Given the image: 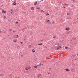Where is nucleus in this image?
Returning <instances> with one entry per match:
<instances>
[{"mask_svg": "<svg viewBox=\"0 0 78 78\" xmlns=\"http://www.w3.org/2000/svg\"><path fill=\"white\" fill-rule=\"evenodd\" d=\"M55 47H57V50H58V49H59L60 48H61V46H59V44H55Z\"/></svg>", "mask_w": 78, "mask_h": 78, "instance_id": "nucleus-1", "label": "nucleus"}, {"mask_svg": "<svg viewBox=\"0 0 78 78\" xmlns=\"http://www.w3.org/2000/svg\"><path fill=\"white\" fill-rule=\"evenodd\" d=\"M42 77V75L41 74H39L37 77L38 78H41Z\"/></svg>", "mask_w": 78, "mask_h": 78, "instance_id": "nucleus-2", "label": "nucleus"}, {"mask_svg": "<svg viewBox=\"0 0 78 78\" xmlns=\"http://www.w3.org/2000/svg\"><path fill=\"white\" fill-rule=\"evenodd\" d=\"M69 30V27H67L66 28V31H68Z\"/></svg>", "mask_w": 78, "mask_h": 78, "instance_id": "nucleus-3", "label": "nucleus"}, {"mask_svg": "<svg viewBox=\"0 0 78 78\" xmlns=\"http://www.w3.org/2000/svg\"><path fill=\"white\" fill-rule=\"evenodd\" d=\"M2 13H4V14H5L6 13V11H3V10L2 11Z\"/></svg>", "mask_w": 78, "mask_h": 78, "instance_id": "nucleus-4", "label": "nucleus"}, {"mask_svg": "<svg viewBox=\"0 0 78 78\" xmlns=\"http://www.w3.org/2000/svg\"><path fill=\"white\" fill-rule=\"evenodd\" d=\"M38 45H42L43 44L42 43H41L40 44H38Z\"/></svg>", "mask_w": 78, "mask_h": 78, "instance_id": "nucleus-5", "label": "nucleus"}, {"mask_svg": "<svg viewBox=\"0 0 78 78\" xmlns=\"http://www.w3.org/2000/svg\"><path fill=\"white\" fill-rule=\"evenodd\" d=\"M65 49L66 50V49H67V48H69L68 47H67L66 46L65 47Z\"/></svg>", "mask_w": 78, "mask_h": 78, "instance_id": "nucleus-6", "label": "nucleus"}, {"mask_svg": "<svg viewBox=\"0 0 78 78\" xmlns=\"http://www.w3.org/2000/svg\"><path fill=\"white\" fill-rule=\"evenodd\" d=\"M40 12H41V13H42V12H44V11L42 10Z\"/></svg>", "mask_w": 78, "mask_h": 78, "instance_id": "nucleus-7", "label": "nucleus"}, {"mask_svg": "<svg viewBox=\"0 0 78 78\" xmlns=\"http://www.w3.org/2000/svg\"><path fill=\"white\" fill-rule=\"evenodd\" d=\"M25 70L28 71V69H27V68L25 69Z\"/></svg>", "mask_w": 78, "mask_h": 78, "instance_id": "nucleus-8", "label": "nucleus"}, {"mask_svg": "<svg viewBox=\"0 0 78 78\" xmlns=\"http://www.w3.org/2000/svg\"><path fill=\"white\" fill-rule=\"evenodd\" d=\"M31 10H34V8L31 7Z\"/></svg>", "mask_w": 78, "mask_h": 78, "instance_id": "nucleus-9", "label": "nucleus"}, {"mask_svg": "<svg viewBox=\"0 0 78 78\" xmlns=\"http://www.w3.org/2000/svg\"><path fill=\"white\" fill-rule=\"evenodd\" d=\"M16 41H17V40H14L13 41V42H16Z\"/></svg>", "mask_w": 78, "mask_h": 78, "instance_id": "nucleus-10", "label": "nucleus"}, {"mask_svg": "<svg viewBox=\"0 0 78 78\" xmlns=\"http://www.w3.org/2000/svg\"><path fill=\"white\" fill-rule=\"evenodd\" d=\"M31 45H29L28 46L29 48H31Z\"/></svg>", "mask_w": 78, "mask_h": 78, "instance_id": "nucleus-11", "label": "nucleus"}, {"mask_svg": "<svg viewBox=\"0 0 78 78\" xmlns=\"http://www.w3.org/2000/svg\"><path fill=\"white\" fill-rule=\"evenodd\" d=\"M13 5H16V3H13Z\"/></svg>", "mask_w": 78, "mask_h": 78, "instance_id": "nucleus-12", "label": "nucleus"}, {"mask_svg": "<svg viewBox=\"0 0 78 78\" xmlns=\"http://www.w3.org/2000/svg\"><path fill=\"white\" fill-rule=\"evenodd\" d=\"M64 5H66V6H68V5H69V4H66V3L64 4Z\"/></svg>", "mask_w": 78, "mask_h": 78, "instance_id": "nucleus-13", "label": "nucleus"}, {"mask_svg": "<svg viewBox=\"0 0 78 78\" xmlns=\"http://www.w3.org/2000/svg\"><path fill=\"white\" fill-rule=\"evenodd\" d=\"M53 38L54 39H55V38H56V36H54V37H53Z\"/></svg>", "mask_w": 78, "mask_h": 78, "instance_id": "nucleus-14", "label": "nucleus"}, {"mask_svg": "<svg viewBox=\"0 0 78 78\" xmlns=\"http://www.w3.org/2000/svg\"><path fill=\"white\" fill-rule=\"evenodd\" d=\"M37 66H34V68H37Z\"/></svg>", "mask_w": 78, "mask_h": 78, "instance_id": "nucleus-15", "label": "nucleus"}, {"mask_svg": "<svg viewBox=\"0 0 78 78\" xmlns=\"http://www.w3.org/2000/svg\"><path fill=\"white\" fill-rule=\"evenodd\" d=\"M32 51V52H35V51H33V50Z\"/></svg>", "mask_w": 78, "mask_h": 78, "instance_id": "nucleus-16", "label": "nucleus"}, {"mask_svg": "<svg viewBox=\"0 0 78 78\" xmlns=\"http://www.w3.org/2000/svg\"><path fill=\"white\" fill-rule=\"evenodd\" d=\"M12 29H9V31H12Z\"/></svg>", "mask_w": 78, "mask_h": 78, "instance_id": "nucleus-17", "label": "nucleus"}, {"mask_svg": "<svg viewBox=\"0 0 78 78\" xmlns=\"http://www.w3.org/2000/svg\"><path fill=\"white\" fill-rule=\"evenodd\" d=\"M4 19H6V16H4Z\"/></svg>", "mask_w": 78, "mask_h": 78, "instance_id": "nucleus-18", "label": "nucleus"}, {"mask_svg": "<svg viewBox=\"0 0 78 78\" xmlns=\"http://www.w3.org/2000/svg\"><path fill=\"white\" fill-rule=\"evenodd\" d=\"M16 23V24L18 23V22H16V23Z\"/></svg>", "mask_w": 78, "mask_h": 78, "instance_id": "nucleus-19", "label": "nucleus"}, {"mask_svg": "<svg viewBox=\"0 0 78 78\" xmlns=\"http://www.w3.org/2000/svg\"><path fill=\"white\" fill-rule=\"evenodd\" d=\"M17 48H20V46H18Z\"/></svg>", "mask_w": 78, "mask_h": 78, "instance_id": "nucleus-20", "label": "nucleus"}, {"mask_svg": "<svg viewBox=\"0 0 78 78\" xmlns=\"http://www.w3.org/2000/svg\"><path fill=\"white\" fill-rule=\"evenodd\" d=\"M66 71H67V72L69 71V69H66Z\"/></svg>", "mask_w": 78, "mask_h": 78, "instance_id": "nucleus-21", "label": "nucleus"}, {"mask_svg": "<svg viewBox=\"0 0 78 78\" xmlns=\"http://www.w3.org/2000/svg\"><path fill=\"white\" fill-rule=\"evenodd\" d=\"M36 9H40V8H36Z\"/></svg>", "mask_w": 78, "mask_h": 78, "instance_id": "nucleus-22", "label": "nucleus"}, {"mask_svg": "<svg viewBox=\"0 0 78 78\" xmlns=\"http://www.w3.org/2000/svg\"><path fill=\"white\" fill-rule=\"evenodd\" d=\"M75 56H76V55H74V56L73 57V58H74V57H75Z\"/></svg>", "mask_w": 78, "mask_h": 78, "instance_id": "nucleus-23", "label": "nucleus"}, {"mask_svg": "<svg viewBox=\"0 0 78 78\" xmlns=\"http://www.w3.org/2000/svg\"><path fill=\"white\" fill-rule=\"evenodd\" d=\"M34 4V5H37L36 3H35Z\"/></svg>", "mask_w": 78, "mask_h": 78, "instance_id": "nucleus-24", "label": "nucleus"}, {"mask_svg": "<svg viewBox=\"0 0 78 78\" xmlns=\"http://www.w3.org/2000/svg\"><path fill=\"white\" fill-rule=\"evenodd\" d=\"M50 22V21L49 20H48L47 22Z\"/></svg>", "mask_w": 78, "mask_h": 78, "instance_id": "nucleus-25", "label": "nucleus"}, {"mask_svg": "<svg viewBox=\"0 0 78 78\" xmlns=\"http://www.w3.org/2000/svg\"><path fill=\"white\" fill-rule=\"evenodd\" d=\"M67 15L69 16V15H70V14L69 13H67Z\"/></svg>", "mask_w": 78, "mask_h": 78, "instance_id": "nucleus-26", "label": "nucleus"}, {"mask_svg": "<svg viewBox=\"0 0 78 78\" xmlns=\"http://www.w3.org/2000/svg\"><path fill=\"white\" fill-rule=\"evenodd\" d=\"M47 15V16H49V14L48 13Z\"/></svg>", "mask_w": 78, "mask_h": 78, "instance_id": "nucleus-27", "label": "nucleus"}, {"mask_svg": "<svg viewBox=\"0 0 78 78\" xmlns=\"http://www.w3.org/2000/svg\"><path fill=\"white\" fill-rule=\"evenodd\" d=\"M39 65L40 66H41V63H40V64H39V65H38V66H39Z\"/></svg>", "mask_w": 78, "mask_h": 78, "instance_id": "nucleus-28", "label": "nucleus"}, {"mask_svg": "<svg viewBox=\"0 0 78 78\" xmlns=\"http://www.w3.org/2000/svg\"><path fill=\"white\" fill-rule=\"evenodd\" d=\"M29 69H31V67H30L29 68L28 67Z\"/></svg>", "mask_w": 78, "mask_h": 78, "instance_id": "nucleus-29", "label": "nucleus"}, {"mask_svg": "<svg viewBox=\"0 0 78 78\" xmlns=\"http://www.w3.org/2000/svg\"><path fill=\"white\" fill-rule=\"evenodd\" d=\"M13 36L14 37V38H15V37L14 36V35H13Z\"/></svg>", "mask_w": 78, "mask_h": 78, "instance_id": "nucleus-30", "label": "nucleus"}, {"mask_svg": "<svg viewBox=\"0 0 78 78\" xmlns=\"http://www.w3.org/2000/svg\"><path fill=\"white\" fill-rule=\"evenodd\" d=\"M20 43H21V44H23L22 42H21Z\"/></svg>", "mask_w": 78, "mask_h": 78, "instance_id": "nucleus-31", "label": "nucleus"}, {"mask_svg": "<svg viewBox=\"0 0 78 78\" xmlns=\"http://www.w3.org/2000/svg\"><path fill=\"white\" fill-rule=\"evenodd\" d=\"M17 36L18 37H19V36L18 35H17Z\"/></svg>", "mask_w": 78, "mask_h": 78, "instance_id": "nucleus-32", "label": "nucleus"}, {"mask_svg": "<svg viewBox=\"0 0 78 78\" xmlns=\"http://www.w3.org/2000/svg\"><path fill=\"white\" fill-rule=\"evenodd\" d=\"M11 11H12V9H11Z\"/></svg>", "mask_w": 78, "mask_h": 78, "instance_id": "nucleus-33", "label": "nucleus"}, {"mask_svg": "<svg viewBox=\"0 0 78 78\" xmlns=\"http://www.w3.org/2000/svg\"><path fill=\"white\" fill-rule=\"evenodd\" d=\"M50 72L49 73H48V75H49V74H50Z\"/></svg>", "mask_w": 78, "mask_h": 78, "instance_id": "nucleus-34", "label": "nucleus"}, {"mask_svg": "<svg viewBox=\"0 0 78 78\" xmlns=\"http://www.w3.org/2000/svg\"><path fill=\"white\" fill-rule=\"evenodd\" d=\"M12 12H10V13H11V14H12Z\"/></svg>", "mask_w": 78, "mask_h": 78, "instance_id": "nucleus-35", "label": "nucleus"}, {"mask_svg": "<svg viewBox=\"0 0 78 78\" xmlns=\"http://www.w3.org/2000/svg\"><path fill=\"white\" fill-rule=\"evenodd\" d=\"M36 3V4H37V2H35Z\"/></svg>", "mask_w": 78, "mask_h": 78, "instance_id": "nucleus-36", "label": "nucleus"}, {"mask_svg": "<svg viewBox=\"0 0 78 78\" xmlns=\"http://www.w3.org/2000/svg\"><path fill=\"white\" fill-rule=\"evenodd\" d=\"M40 41H42V40H40Z\"/></svg>", "mask_w": 78, "mask_h": 78, "instance_id": "nucleus-37", "label": "nucleus"}, {"mask_svg": "<svg viewBox=\"0 0 78 78\" xmlns=\"http://www.w3.org/2000/svg\"><path fill=\"white\" fill-rule=\"evenodd\" d=\"M73 2H75L74 0H73Z\"/></svg>", "mask_w": 78, "mask_h": 78, "instance_id": "nucleus-38", "label": "nucleus"}, {"mask_svg": "<svg viewBox=\"0 0 78 78\" xmlns=\"http://www.w3.org/2000/svg\"><path fill=\"white\" fill-rule=\"evenodd\" d=\"M1 31L0 30V33H1Z\"/></svg>", "mask_w": 78, "mask_h": 78, "instance_id": "nucleus-39", "label": "nucleus"}, {"mask_svg": "<svg viewBox=\"0 0 78 78\" xmlns=\"http://www.w3.org/2000/svg\"><path fill=\"white\" fill-rule=\"evenodd\" d=\"M75 60H76V59H75Z\"/></svg>", "mask_w": 78, "mask_h": 78, "instance_id": "nucleus-40", "label": "nucleus"}, {"mask_svg": "<svg viewBox=\"0 0 78 78\" xmlns=\"http://www.w3.org/2000/svg\"><path fill=\"white\" fill-rule=\"evenodd\" d=\"M77 56H78V54H77Z\"/></svg>", "mask_w": 78, "mask_h": 78, "instance_id": "nucleus-41", "label": "nucleus"}, {"mask_svg": "<svg viewBox=\"0 0 78 78\" xmlns=\"http://www.w3.org/2000/svg\"><path fill=\"white\" fill-rule=\"evenodd\" d=\"M41 0V1H43V0Z\"/></svg>", "mask_w": 78, "mask_h": 78, "instance_id": "nucleus-42", "label": "nucleus"}, {"mask_svg": "<svg viewBox=\"0 0 78 78\" xmlns=\"http://www.w3.org/2000/svg\"><path fill=\"white\" fill-rule=\"evenodd\" d=\"M59 57H61V56L60 55V56H59Z\"/></svg>", "mask_w": 78, "mask_h": 78, "instance_id": "nucleus-43", "label": "nucleus"}, {"mask_svg": "<svg viewBox=\"0 0 78 78\" xmlns=\"http://www.w3.org/2000/svg\"><path fill=\"white\" fill-rule=\"evenodd\" d=\"M24 41H25V39H24Z\"/></svg>", "mask_w": 78, "mask_h": 78, "instance_id": "nucleus-44", "label": "nucleus"}, {"mask_svg": "<svg viewBox=\"0 0 78 78\" xmlns=\"http://www.w3.org/2000/svg\"><path fill=\"white\" fill-rule=\"evenodd\" d=\"M72 57H72V56H71V58H72Z\"/></svg>", "mask_w": 78, "mask_h": 78, "instance_id": "nucleus-45", "label": "nucleus"}, {"mask_svg": "<svg viewBox=\"0 0 78 78\" xmlns=\"http://www.w3.org/2000/svg\"><path fill=\"white\" fill-rule=\"evenodd\" d=\"M41 65H43V64H41Z\"/></svg>", "mask_w": 78, "mask_h": 78, "instance_id": "nucleus-46", "label": "nucleus"}, {"mask_svg": "<svg viewBox=\"0 0 78 78\" xmlns=\"http://www.w3.org/2000/svg\"><path fill=\"white\" fill-rule=\"evenodd\" d=\"M73 70V69H72V70Z\"/></svg>", "mask_w": 78, "mask_h": 78, "instance_id": "nucleus-47", "label": "nucleus"}, {"mask_svg": "<svg viewBox=\"0 0 78 78\" xmlns=\"http://www.w3.org/2000/svg\"><path fill=\"white\" fill-rule=\"evenodd\" d=\"M31 11H30V12H31Z\"/></svg>", "mask_w": 78, "mask_h": 78, "instance_id": "nucleus-48", "label": "nucleus"}, {"mask_svg": "<svg viewBox=\"0 0 78 78\" xmlns=\"http://www.w3.org/2000/svg\"><path fill=\"white\" fill-rule=\"evenodd\" d=\"M77 19H78V18H77Z\"/></svg>", "mask_w": 78, "mask_h": 78, "instance_id": "nucleus-49", "label": "nucleus"}, {"mask_svg": "<svg viewBox=\"0 0 78 78\" xmlns=\"http://www.w3.org/2000/svg\"><path fill=\"white\" fill-rule=\"evenodd\" d=\"M13 32H14V31H13Z\"/></svg>", "mask_w": 78, "mask_h": 78, "instance_id": "nucleus-50", "label": "nucleus"}, {"mask_svg": "<svg viewBox=\"0 0 78 78\" xmlns=\"http://www.w3.org/2000/svg\"><path fill=\"white\" fill-rule=\"evenodd\" d=\"M15 32H16V31H15Z\"/></svg>", "mask_w": 78, "mask_h": 78, "instance_id": "nucleus-51", "label": "nucleus"}, {"mask_svg": "<svg viewBox=\"0 0 78 78\" xmlns=\"http://www.w3.org/2000/svg\"><path fill=\"white\" fill-rule=\"evenodd\" d=\"M74 70H75V69H74Z\"/></svg>", "mask_w": 78, "mask_h": 78, "instance_id": "nucleus-52", "label": "nucleus"}]
</instances>
